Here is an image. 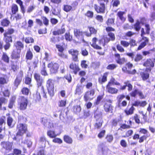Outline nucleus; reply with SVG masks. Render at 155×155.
Instances as JSON below:
<instances>
[{
  "label": "nucleus",
  "mask_w": 155,
  "mask_h": 155,
  "mask_svg": "<svg viewBox=\"0 0 155 155\" xmlns=\"http://www.w3.org/2000/svg\"><path fill=\"white\" fill-rule=\"evenodd\" d=\"M74 34L75 36L77 38H79L80 37H81V39L84 42H85V41L83 38V36L84 34V33L82 31H80L77 29H74Z\"/></svg>",
  "instance_id": "nucleus-11"
},
{
  "label": "nucleus",
  "mask_w": 155,
  "mask_h": 155,
  "mask_svg": "<svg viewBox=\"0 0 155 155\" xmlns=\"http://www.w3.org/2000/svg\"><path fill=\"white\" fill-rule=\"evenodd\" d=\"M3 60L7 63L9 62V58L6 54L4 53L2 56Z\"/></svg>",
  "instance_id": "nucleus-45"
},
{
  "label": "nucleus",
  "mask_w": 155,
  "mask_h": 155,
  "mask_svg": "<svg viewBox=\"0 0 155 155\" xmlns=\"http://www.w3.org/2000/svg\"><path fill=\"white\" fill-rule=\"evenodd\" d=\"M6 75H4L3 77H0V85L4 84L7 83L8 81L6 80Z\"/></svg>",
  "instance_id": "nucleus-24"
},
{
  "label": "nucleus",
  "mask_w": 155,
  "mask_h": 155,
  "mask_svg": "<svg viewBox=\"0 0 155 155\" xmlns=\"http://www.w3.org/2000/svg\"><path fill=\"white\" fill-rule=\"evenodd\" d=\"M81 54L84 56H87L88 55V53L85 49H82Z\"/></svg>",
  "instance_id": "nucleus-57"
},
{
  "label": "nucleus",
  "mask_w": 155,
  "mask_h": 155,
  "mask_svg": "<svg viewBox=\"0 0 155 155\" xmlns=\"http://www.w3.org/2000/svg\"><path fill=\"white\" fill-rule=\"evenodd\" d=\"M54 84L51 79H49L47 81L46 87L47 88L48 93L51 96H53L54 95Z\"/></svg>",
  "instance_id": "nucleus-4"
},
{
  "label": "nucleus",
  "mask_w": 155,
  "mask_h": 155,
  "mask_svg": "<svg viewBox=\"0 0 155 155\" xmlns=\"http://www.w3.org/2000/svg\"><path fill=\"white\" fill-rule=\"evenodd\" d=\"M53 142L55 143H58L59 144L61 143L62 142V141L61 139L59 138H55L53 140Z\"/></svg>",
  "instance_id": "nucleus-60"
},
{
  "label": "nucleus",
  "mask_w": 155,
  "mask_h": 155,
  "mask_svg": "<svg viewBox=\"0 0 155 155\" xmlns=\"http://www.w3.org/2000/svg\"><path fill=\"white\" fill-rule=\"evenodd\" d=\"M104 107V110L106 112L111 113L112 112L113 107L109 103L105 104Z\"/></svg>",
  "instance_id": "nucleus-16"
},
{
  "label": "nucleus",
  "mask_w": 155,
  "mask_h": 155,
  "mask_svg": "<svg viewBox=\"0 0 155 155\" xmlns=\"http://www.w3.org/2000/svg\"><path fill=\"white\" fill-rule=\"evenodd\" d=\"M135 120V122L138 124H139L140 123V121L138 115L137 114H135L134 116L132 117Z\"/></svg>",
  "instance_id": "nucleus-54"
},
{
  "label": "nucleus",
  "mask_w": 155,
  "mask_h": 155,
  "mask_svg": "<svg viewBox=\"0 0 155 155\" xmlns=\"http://www.w3.org/2000/svg\"><path fill=\"white\" fill-rule=\"evenodd\" d=\"M27 125L25 124H18L17 126L18 131L16 134V136H22L27 130Z\"/></svg>",
  "instance_id": "nucleus-7"
},
{
  "label": "nucleus",
  "mask_w": 155,
  "mask_h": 155,
  "mask_svg": "<svg viewBox=\"0 0 155 155\" xmlns=\"http://www.w3.org/2000/svg\"><path fill=\"white\" fill-rule=\"evenodd\" d=\"M68 52L69 54L72 55V57L76 55H78L79 54V52L77 50L73 49L69 50Z\"/></svg>",
  "instance_id": "nucleus-28"
},
{
  "label": "nucleus",
  "mask_w": 155,
  "mask_h": 155,
  "mask_svg": "<svg viewBox=\"0 0 155 155\" xmlns=\"http://www.w3.org/2000/svg\"><path fill=\"white\" fill-rule=\"evenodd\" d=\"M110 86L107 85L106 89L107 92L111 94H114L117 93L118 90L115 88L111 87Z\"/></svg>",
  "instance_id": "nucleus-14"
},
{
  "label": "nucleus",
  "mask_w": 155,
  "mask_h": 155,
  "mask_svg": "<svg viewBox=\"0 0 155 155\" xmlns=\"http://www.w3.org/2000/svg\"><path fill=\"white\" fill-rule=\"evenodd\" d=\"M107 142H111L113 140V137L112 135H107L106 137Z\"/></svg>",
  "instance_id": "nucleus-55"
},
{
  "label": "nucleus",
  "mask_w": 155,
  "mask_h": 155,
  "mask_svg": "<svg viewBox=\"0 0 155 155\" xmlns=\"http://www.w3.org/2000/svg\"><path fill=\"white\" fill-rule=\"evenodd\" d=\"M119 122V120L117 119H115L112 120V126L114 127L117 126L118 123Z\"/></svg>",
  "instance_id": "nucleus-59"
},
{
  "label": "nucleus",
  "mask_w": 155,
  "mask_h": 155,
  "mask_svg": "<svg viewBox=\"0 0 155 155\" xmlns=\"http://www.w3.org/2000/svg\"><path fill=\"white\" fill-rule=\"evenodd\" d=\"M25 41L26 43H33L34 42V39L31 37H28L25 38Z\"/></svg>",
  "instance_id": "nucleus-37"
},
{
  "label": "nucleus",
  "mask_w": 155,
  "mask_h": 155,
  "mask_svg": "<svg viewBox=\"0 0 155 155\" xmlns=\"http://www.w3.org/2000/svg\"><path fill=\"white\" fill-rule=\"evenodd\" d=\"M15 99L16 97L15 96H13L11 98L8 105V107L9 108H12L14 102H15Z\"/></svg>",
  "instance_id": "nucleus-25"
},
{
  "label": "nucleus",
  "mask_w": 155,
  "mask_h": 155,
  "mask_svg": "<svg viewBox=\"0 0 155 155\" xmlns=\"http://www.w3.org/2000/svg\"><path fill=\"white\" fill-rule=\"evenodd\" d=\"M18 11V7L15 4L13 5L12 7V12L13 14H15Z\"/></svg>",
  "instance_id": "nucleus-26"
},
{
  "label": "nucleus",
  "mask_w": 155,
  "mask_h": 155,
  "mask_svg": "<svg viewBox=\"0 0 155 155\" xmlns=\"http://www.w3.org/2000/svg\"><path fill=\"white\" fill-rule=\"evenodd\" d=\"M16 48L17 50H19L20 51L21 49L24 48V45L20 41H17L15 44Z\"/></svg>",
  "instance_id": "nucleus-22"
},
{
  "label": "nucleus",
  "mask_w": 155,
  "mask_h": 155,
  "mask_svg": "<svg viewBox=\"0 0 155 155\" xmlns=\"http://www.w3.org/2000/svg\"><path fill=\"white\" fill-rule=\"evenodd\" d=\"M125 84H126V86L128 87V90L129 91H130L132 90V89L133 86L128 81L125 82L124 83Z\"/></svg>",
  "instance_id": "nucleus-47"
},
{
  "label": "nucleus",
  "mask_w": 155,
  "mask_h": 155,
  "mask_svg": "<svg viewBox=\"0 0 155 155\" xmlns=\"http://www.w3.org/2000/svg\"><path fill=\"white\" fill-rule=\"evenodd\" d=\"M107 73H105L104 74L102 78L100 77L98 78V82L101 84L107 81Z\"/></svg>",
  "instance_id": "nucleus-17"
},
{
  "label": "nucleus",
  "mask_w": 155,
  "mask_h": 155,
  "mask_svg": "<svg viewBox=\"0 0 155 155\" xmlns=\"http://www.w3.org/2000/svg\"><path fill=\"white\" fill-rule=\"evenodd\" d=\"M42 18L43 20V22L45 25L46 26H48L49 25V20L44 16Z\"/></svg>",
  "instance_id": "nucleus-50"
},
{
  "label": "nucleus",
  "mask_w": 155,
  "mask_h": 155,
  "mask_svg": "<svg viewBox=\"0 0 155 155\" xmlns=\"http://www.w3.org/2000/svg\"><path fill=\"white\" fill-rule=\"evenodd\" d=\"M140 75L143 80L145 81L149 77V74L146 72H141L140 73Z\"/></svg>",
  "instance_id": "nucleus-23"
},
{
  "label": "nucleus",
  "mask_w": 155,
  "mask_h": 155,
  "mask_svg": "<svg viewBox=\"0 0 155 155\" xmlns=\"http://www.w3.org/2000/svg\"><path fill=\"white\" fill-rule=\"evenodd\" d=\"M3 96L5 97H9L10 95V91L8 89H6L2 91Z\"/></svg>",
  "instance_id": "nucleus-38"
},
{
  "label": "nucleus",
  "mask_w": 155,
  "mask_h": 155,
  "mask_svg": "<svg viewBox=\"0 0 155 155\" xmlns=\"http://www.w3.org/2000/svg\"><path fill=\"white\" fill-rule=\"evenodd\" d=\"M64 140L67 143L71 144L72 142V138L68 136L65 135L64 137Z\"/></svg>",
  "instance_id": "nucleus-30"
},
{
  "label": "nucleus",
  "mask_w": 155,
  "mask_h": 155,
  "mask_svg": "<svg viewBox=\"0 0 155 155\" xmlns=\"http://www.w3.org/2000/svg\"><path fill=\"white\" fill-rule=\"evenodd\" d=\"M13 145L12 142L8 141H3L1 143V145L2 147L5 150L6 153L9 152L12 150Z\"/></svg>",
  "instance_id": "nucleus-3"
},
{
  "label": "nucleus",
  "mask_w": 155,
  "mask_h": 155,
  "mask_svg": "<svg viewBox=\"0 0 155 155\" xmlns=\"http://www.w3.org/2000/svg\"><path fill=\"white\" fill-rule=\"evenodd\" d=\"M94 117L96 119L95 127L97 129H99L101 127L103 122L102 113L101 112L96 111Z\"/></svg>",
  "instance_id": "nucleus-2"
},
{
  "label": "nucleus",
  "mask_w": 155,
  "mask_h": 155,
  "mask_svg": "<svg viewBox=\"0 0 155 155\" xmlns=\"http://www.w3.org/2000/svg\"><path fill=\"white\" fill-rule=\"evenodd\" d=\"M19 52L18 51H13L12 55V57L13 59L18 58H20Z\"/></svg>",
  "instance_id": "nucleus-31"
},
{
  "label": "nucleus",
  "mask_w": 155,
  "mask_h": 155,
  "mask_svg": "<svg viewBox=\"0 0 155 155\" xmlns=\"http://www.w3.org/2000/svg\"><path fill=\"white\" fill-rule=\"evenodd\" d=\"M107 24L108 25H111L114 24V20L113 18L109 19L107 21Z\"/></svg>",
  "instance_id": "nucleus-62"
},
{
  "label": "nucleus",
  "mask_w": 155,
  "mask_h": 155,
  "mask_svg": "<svg viewBox=\"0 0 155 155\" xmlns=\"http://www.w3.org/2000/svg\"><path fill=\"white\" fill-rule=\"evenodd\" d=\"M81 110V108L80 106L75 105L73 107V111L76 114L79 113Z\"/></svg>",
  "instance_id": "nucleus-32"
},
{
  "label": "nucleus",
  "mask_w": 155,
  "mask_h": 155,
  "mask_svg": "<svg viewBox=\"0 0 155 155\" xmlns=\"http://www.w3.org/2000/svg\"><path fill=\"white\" fill-rule=\"evenodd\" d=\"M94 8L97 13H104L105 12V4L104 3H100L99 6L95 5Z\"/></svg>",
  "instance_id": "nucleus-10"
},
{
  "label": "nucleus",
  "mask_w": 155,
  "mask_h": 155,
  "mask_svg": "<svg viewBox=\"0 0 155 155\" xmlns=\"http://www.w3.org/2000/svg\"><path fill=\"white\" fill-rule=\"evenodd\" d=\"M70 68L74 70V72L75 74H76L77 72L80 70L78 66L75 64L74 65L73 63H72L70 64Z\"/></svg>",
  "instance_id": "nucleus-18"
},
{
  "label": "nucleus",
  "mask_w": 155,
  "mask_h": 155,
  "mask_svg": "<svg viewBox=\"0 0 155 155\" xmlns=\"http://www.w3.org/2000/svg\"><path fill=\"white\" fill-rule=\"evenodd\" d=\"M93 12L90 11H87L85 14V15L86 16L90 18H92L93 17Z\"/></svg>",
  "instance_id": "nucleus-51"
},
{
  "label": "nucleus",
  "mask_w": 155,
  "mask_h": 155,
  "mask_svg": "<svg viewBox=\"0 0 155 155\" xmlns=\"http://www.w3.org/2000/svg\"><path fill=\"white\" fill-rule=\"evenodd\" d=\"M95 94V90L92 89L86 92L84 96V99L85 101L93 99Z\"/></svg>",
  "instance_id": "nucleus-8"
},
{
  "label": "nucleus",
  "mask_w": 155,
  "mask_h": 155,
  "mask_svg": "<svg viewBox=\"0 0 155 155\" xmlns=\"http://www.w3.org/2000/svg\"><path fill=\"white\" fill-rule=\"evenodd\" d=\"M133 133V131L132 130H130L127 131L126 133V134L124 137H129L131 136Z\"/></svg>",
  "instance_id": "nucleus-58"
},
{
  "label": "nucleus",
  "mask_w": 155,
  "mask_h": 155,
  "mask_svg": "<svg viewBox=\"0 0 155 155\" xmlns=\"http://www.w3.org/2000/svg\"><path fill=\"white\" fill-rule=\"evenodd\" d=\"M47 135L51 138H54L57 136L55 132L51 130L48 131L47 132Z\"/></svg>",
  "instance_id": "nucleus-33"
},
{
  "label": "nucleus",
  "mask_w": 155,
  "mask_h": 155,
  "mask_svg": "<svg viewBox=\"0 0 155 155\" xmlns=\"http://www.w3.org/2000/svg\"><path fill=\"white\" fill-rule=\"evenodd\" d=\"M39 142L45 145L46 142V138L44 136H41L40 137Z\"/></svg>",
  "instance_id": "nucleus-53"
},
{
  "label": "nucleus",
  "mask_w": 155,
  "mask_h": 155,
  "mask_svg": "<svg viewBox=\"0 0 155 155\" xmlns=\"http://www.w3.org/2000/svg\"><path fill=\"white\" fill-rule=\"evenodd\" d=\"M7 123L8 126L10 127H12L14 126V124L13 122V118L10 116L7 118Z\"/></svg>",
  "instance_id": "nucleus-19"
},
{
  "label": "nucleus",
  "mask_w": 155,
  "mask_h": 155,
  "mask_svg": "<svg viewBox=\"0 0 155 155\" xmlns=\"http://www.w3.org/2000/svg\"><path fill=\"white\" fill-rule=\"evenodd\" d=\"M72 8V7L71 6L66 5L64 6L63 9L65 11L68 12L70 11Z\"/></svg>",
  "instance_id": "nucleus-44"
},
{
  "label": "nucleus",
  "mask_w": 155,
  "mask_h": 155,
  "mask_svg": "<svg viewBox=\"0 0 155 155\" xmlns=\"http://www.w3.org/2000/svg\"><path fill=\"white\" fill-rule=\"evenodd\" d=\"M120 44L124 47L127 48L129 46L130 43L125 41H120Z\"/></svg>",
  "instance_id": "nucleus-46"
},
{
  "label": "nucleus",
  "mask_w": 155,
  "mask_h": 155,
  "mask_svg": "<svg viewBox=\"0 0 155 155\" xmlns=\"http://www.w3.org/2000/svg\"><path fill=\"white\" fill-rule=\"evenodd\" d=\"M61 10L58 8H54L52 11V13L54 15L58 16L60 14Z\"/></svg>",
  "instance_id": "nucleus-34"
},
{
  "label": "nucleus",
  "mask_w": 155,
  "mask_h": 155,
  "mask_svg": "<svg viewBox=\"0 0 155 155\" xmlns=\"http://www.w3.org/2000/svg\"><path fill=\"white\" fill-rule=\"evenodd\" d=\"M117 66V65L114 64H109L107 67V69L109 70H114L115 69Z\"/></svg>",
  "instance_id": "nucleus-42"
},
{
  "label": "nucleus",
  "mask_w": 155,
  "mask_h": 155,
  "mask_svg": "<svg viewBox=\"0 0 155 155\" xmlns=\"http://www.w3.org/2000/svg\"><path fill=\"white\" fill-rule=\"evenodd\" d=\"M42 123L44 126L48 128H51L53 127V124L48 121L45 118H42L41 119Z\"/></svg>",
  "instance_id": "nucleus-13"
},
{
  "label": "nucleus",
  "mask_w": 155,
  "mask_h": 155,
  "mask_svg": "<svg viewBox=\"0 0 155 155\" xmlns=\"http://www.w3.org/2000/svg\"><path fill=\"white\" fill-rule=\"evenodd\" d=\"M10 23V21L6 19L3 20L1 24L2 26H8Z\"/></svg>",
  "instance_id": "nucleus-41"
},
{
  "label": "nucleus",
  "mask_w": 155,
  "mask_h": 155,
  "mask_svg": "<svg viewBox=\"0 0 155 155\" xmlns=\"http://www.w3.org/2000/svg\"><path fill=\"white\" fill-rule=\"evenodd\" d=\"M48 67L50 68L51 74H54L57 72L59 66L58 64L56 63H51L48 65Z\"/></svg>",
  "instance_id": "nucleus-9"
},
{
  "label": "nucleus",
  "mask_w": 155,
  "mask_h": 155,
  "mask_svg": "<svg viewBox=\"0 0 155 155\" xmlns=\"http://www.w3.org/2000/svg\"><path fill=\"white\" fill-rule=\"evenodd\" d=\"M142 38V40L144 41L142 42L138 48V50H140L143 47H144L148 43L149 41V39L148 38L144 37V36H141Z\"/></svg>",
  "instance_id": "nucleus-12"
},
{
  "label": "nucleus",
  "mask_w": 155,
  "mask_h": 155,
  "mask_svg": "<svg viewBox=\"0 0 155 155\" xmlns=\"http://www.w3.org/2000/svg\"><path fill=\"white\" fill-rule=\"evenodd\" d=\"M125 14V12H124L121 11L118 12L117 14V16L123 22H124L126 20V18L123 16V15Z\"/></svg>",
  "instance_id": "nucleus-21"
},
{
  "label": "nucleus",
  "mask_w": 155,
  "mask_h": 155,
  "mask_svg": "<svg viewBox=\"0 0 155 155\" xmlns=\"http://www.w3.org/2000/svg\"><path fill=\"white\" fill-rule=\"evenodd\" d=\"M21 80L22 79L17 77L15 81V85L18 87L21 82Z\"/></svg>",
  "instance_id": "nucleus-52"
},
{
  "label": "nucleus",
  "mask_w": 155,
  "mask_h": 155,
  "mask_svg": "<svg viewBox=\"0 0 155 155\" xmlns=\"http://www.w3.org/2000/svg\"><path fill=\"white\" fill-rule=\"evenodd\" d=\"M66 40L71 41L72 40V36L70 35L69 33H66L65 35Z\"/></svg>",
  "instance_id": "nucleus-49"
},
{
  "label": "nucleus",
  "mask_w": 155,
  "mask_h": 155,
  "mask_svg": "<svg viewBox=\"0 0 155 155\" xmlns=\"http://www.w3.org/2000/svg\"><path fill=\"white\" fill-rule=\"evenodd\" d=\"M143 65L145 67H153L154 66V63L150 59H148L143 63Z\"/></svg>",
  "instance_id": "nucleus-15"
},
{
  "label": "nucleus",
  "mask_w": 155,
  "mask_h": 155,
  "mask_svg": "<svg viewBox=\"0 0 155 155\" xmlns=\"http://www.w3.org/2000/svg\"><path fill=\"white\" fill-rule=\"evenodd\" d=\"M155 50V48H153L151 50H149L148 51H143L142 52L144 56H146L147 55H148L152 53V52L154 51Z\"/></svg>",
  "instance_id": "nucleus-40"
},
{
  "label": "nucleus",
  "mask_w": 155,
  "mask_h": 155,
  "mask_svg": "<svg viewBox=\"0 0 155 155\" xmlns=\"http://www.w3.org/2000/svg\"><path fill=\"white\" fill-rule=\"evenodd\" d=\"M19 108L20 110H24L26 108L28 103L27 99L23 96H20L18 99Z\"/></svg>",
  "instance_id": "nucleus-5"
},
{
  "label": "nucleus",
  "mask_w": 155,
  "mask_h": 155,
  "mask_svg": "<svg viewBox=\"0 0 155 155\" xmlns=\"http://www.w3.org/2000/svg\"><path fill=\"white\" fill-rule=\"evenodd\" d=\"M125 61V58H120L116 61L117 62L120 64H124Z\"/></svg>",
  "instance_id": "nucleus-64"
},
{
  "label": "nucleus",
  "mask_w": 155,
  "mask_h": 155,
  "mask_svg": "<svg viewBox=\"0 0 155 155\" xmlns=\"http://www.w3.org/2000/svg\"><path fill=\"white\" fill-rule=\"evenodd\" d=\"M143 58V57L141 55L137 54L134 58V61L136 62H138L142 60Z\"/></svg>",
  "instance_id": "nucleus-43"
},
{
  "label": "nucleus",
  "mask_w": 155,
  "mask_h": 155,
  "mask_svg": "<svg viewBox=\"0 0 155 155\" xmlns=\"http://www.w3.org/2000/svg\"><path fill=\"white\" fill-rule=\"evenodd\" d=\"M66 104V100H61L59 101L58 106L59 107H63L65 106Z\"/></svg>",
  "instance_id": "nucleus-48"
},
{
  "label": "nucleus",
  "mask_w": 155,
  "mask_h": 155,
  "mask_svg": "<svg viewBox=\"0 0 155 155\" xmlns=\"http://www.w3.org/2000/svg\"><path fill=\"white\" fill-rule=\"evenodd\" d=\"M134 109V108L132 106L129 110L126 109L124 111L127 115H131L133 113Z\"/></svg>",
  "instance_id": "nucleus-29"
},
{
  "label": "nucleus",
  "mask_w": 155,
  "mask_h": 155,
  "mask_svg": "<svg viewBox=\"0 0 155 155\" xmlns=\"http://www.w3.org/2000/svg\"><path fill=\"white\" fill-rule=\"evenodd\" d=\"M5 120L4 119L0 118V127L2 126V127H5Z\"/></svg>",
  "instance_id": "nucleus-63"
},
{
  "label": "nucleus",
  "mask_w": 155,
  "mask_h": 155,
  "mask_svg": "<svg viewBox=\"0 0 155 155\" xmlns=\"http://www.w3.org/2000/svg\"><path fill=\"white\" fill-rule=\"evenodd\" d=\"M14 32V29L12 28H9L4 34V40L5 42L4 48L5 50L8 49L10 47V43L12 42V37L10 35L12 34Z\"/></svg>",
  "instance_id": "nucleus-1"
},
{
  "label": "nucleus",
  "mask_w": 155,
  "mask_h": 155,
  "mask_svg": "<svg viewBox=\"0 0 155 155\" xmlns=\"http://www.w3.org/2000/svg\"><path fill=\"white\" fill-rule=\"evenodd\" d=\"M89 28L91 35L92 34H96L97 32V30H96L94 28L91 27H89Z\"/></svg>",
  "instance_id": "nucleus-56"
},
{
  "label": "nucleus",
  "mask_w": 155,
  "mask_h": 155,
  "mask_svg": "<svg viewBox=\"0 0 155 155\" xmlns=\"http://www.w3.org/2000/svg\"><path fill=\"white\" fill-rule=\"evenodd\" d=\"M21 92L23 94L28 95L29 93V90L27 87H24L22 89Z\"/></svg>",
  "instance_id": "nucleus-39"
},
{
  "label": "nucleus",
  "mask_w": 155,
  "mask_h": 155,
  "mask_svg": "<svg viewBox=\"0 0 155 155\" xmlns=\"http://www.w3.org/2000/svg\"><path fill=\"white\" fill-rule=\"evenodd\" d=\"M41 73L43 76H45L48 75L44 64H43V67L42 68L41 70Z\"/></svg>",
  "instance_id": "nucleus-35"
},
{
  "label": "nucleus",
  "mask_w": 155,
  "mask_h": 155,
  "mask_svg": "<svg viewBox=\"0 0 155 155\" xmlns=\"http://www.w3.org/2000/svg\"><path fill=\"white\" fill-rule=\"evenodd\" d=\"M83 91V87L81 85H78L77 86L76 90V94L78 95L81 94Z\"/></svg>",
  "instance_id": "nucleus-20"
},
{
  "label": "nucleus",
  "mask_w": 155,
  "mask_h": 155,
  "mask_svg": "<svg viewBox=\"0 0 155 155\" xmlns=\"http://www.w3.org/2000/svg\"><path fill=\"white\" fill-rule=\"evenodd\" d=\"M33 57L32 52L31 51L30 49L27 52L26 55V58L27 60H31Z\"/></svg>",
  "instance_id": "nucleus-27"
},
{
  "label": "nucleus",
  "mask_w": 155,
  "mask_h": 155,
  "mask_svg": "<svg viewBox=\"0 0 155 155\" xmlns=\"http://www.w3.org/2000/svg\"><path fill=\"white\" fill-rule=\"evenodd\" d=\"M34 78L36 81L37 86L38 87V88L41 87V89H43V87L42 85L44 82V78L40 74L36 73L34 74Z\"/></svg>",
  "instance_id": "nucleus-6"
},
{
  "label": "nucleus",
  "mask_w": 155,
  "mask_h": 155,
  "mask_svg": "<svg viewBox=\"0 0 155 155\" xmlns=\"http://www.w3.org/2000/svg\"><path fill=\"white\" fill-rule=\"evenodd\" d=\"M140 25V22L138 21H137L135 24L134 25V28L137 31H139L141 28Z\"/></svg>",
  "instance_id": "nucleus-36"
},
{
  "label": "nucleus",
  "mask_w": 155,
  "mask_h": 155,
  "mask_svg": "<svg viewBox=\"0 0 155 155\" xmlns=\"http://www.w3.org/2000/svg\"><path fill=\"white\" fill-rule=\"evenodd\" d=\"M105 131L104 130H103L102 131H101L98 134V137L100 138H101L102 137H103L105 134Z\"/></svg>",
  "instance_id": "nucleus-61"
}]
</instances>
